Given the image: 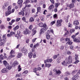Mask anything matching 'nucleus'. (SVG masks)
<instances>
[{
    "instance_id": "1",
    "label": "nucleus",
    "mask_w": 80,
    "mask_h": 80,
    "mask_svg": "<svg viewBox=\"0 0 80 80\" xmlns=\"http://www.w3.org/2000/svg\"><path fill=\"white\" fill-rule=\"evenodd\" d=\"M38 25L40 27H43V28L41 29L40 32V35H42V33H44V32H45V31H46V30H47V24H46V23L43 24V22H40L39 23Z\"/></svg>"
},
{
    "instance_id": "15",
    "label": "nucleus",
    "mask_w": 80,
    "mask_h": 80,
    "mask_svg": "<svg viewBox=\"0 0 80 80\" xmlns=\"http://www.w3.org/2000/svg\"><path fill=\"white\" fill-rule=\"evenodd\" d=\"M18 63L17 62L15 61L13 63V64L12 65V67H15L16 65H18Z\"/></svg>"
},
{
    "instance_id": "19",
    "label": "nucleus",
    "mask_w": 80,
    "mask_h": 80,
    "mask_svg": "<svg viewBox=\"0 0 80 80\" xmlns=\"http://www.w3.org/2000/svg\"><path fill=\"white\" fill-rule=\"evenodd\" d=\"M52 65H51V64H50V63H46L45 64V67H48V68H50V67H51V66Z\"/></svg>"
},
{
    "instance_id": "28",
    "label": "nucleus",
    "mask_w": 80,
    "mask_h": 80,
    "mask_svg": "<svg viewBox=\"0 0 80 80\" xmlns=\"http://www.w3.org/2000/svg\"><path fill=\"white\" fill-rule=\"evenodd\" d=\"M78 56H79L78 54H75V60H78V59H79V58H78Z\"/></svg>"
},
{
    "instance_id": "47",
    "label": "nucleus",
    "mask_w": 80,
    "mask_h": 80,
    "mask_svg": "<svg viewBox=\"0 0 80 80\" xmlns=\"http://www.w3.org/2000/svg\"><path fill=\"white\" fill-rule=\"evenodd\" d=\"M32 28H33V25L31 24L29 26V28L30 30H32Z\"/></svg>"
},
{
    "instance_id": "36",
    "label": "nucleus",
    "mask_w": 80,
    "mask_h": 80,
    "mask_svg": "<svg viewBox=\"0 0 80 80\" xmlns=\"http://www.w3.org/2000/svg\"><path fill=\"white\" fill-rule=\"evenodd\" d=\"M37 11L40 12H41V7L39 6L37 8Z\"/></svg>"
},
{
    "instance_id": "55",
    "label": "nucleus",
    "mask_w": 80,
    "mask_h": 80,
    "mask_svg": "<svg viewBox=\"0 0 80 80\" xmlns=\"http://www.w3.org/2000/svg\"><path fill=\"white\" fill-rule=\"evenodd\" d=\"M75 60L76 61L74 62V63H75V64L78 63L80 62L78 59Z\"/></svg>"
},
{
    "instance_id": "54",
    "label": "nucleus",
    "mask_w": 80,
    "mask_h": 80,
    "mask_svg": "<svg viewBox=\"0 0 80 80\" xmlns=\"http://www.w3.org/2000/svg\"><path fill=\"white\" fill-rule=\"evenodd\" d=\"M28 73V71L25 70L24 71L23 73H25V74H27V73Z\"/></svg>"
},
{
    "instance_id": "62",
    "label": "nucleus",
    "mask_w": 80,
    "mask_h": 80,
    "mask_svg": "<svg viewBox=\"0 0 80 80\" xmlns=\"http://www.w3.org/2000/svg\"><path fill=\"white\" fill-rule=\"evenodd\" d=\"M47 12V10H45L43 12V14H44V15H46Z\"/></svg>"
},
{
    "instance_id": "64",
    "label": "nucleus",
    "mask_w": 80,
    "mask_h": 80,
    "mask_svg": "<svg viewBox=\"0 0 80 80\" xmlns=\"http://www.w3.org/2000/svg\"><path fill=\"white\" fill-rule=\"evenodd\" d=\"M70 39L69 38H67L65 39V41H66V42L67 41H69L70 40Z\"/></svg>"
},
{
    "instance_id": "57",
    "label": "nucleus",
    "mask_w": 80,
    "mask_h": 80,
    "mask_svg": "<svg viewBox=\"0 0 80 80\" xmlns=\"http://www.w3.org/2000/svg\"><path fill=\"white\" fill-rule=\"evenodd\" d=\"M77 72V70H74V71H73L72 72V74L73 75L75 74V73Z\"/></svg>"
},
{
    "instance_id": "48",
    "label": "nucleus",
    "mask_w": 80,
    "mask_h": 80,
    "mask_svg": "<svg viewBox=\"0 0 80 80\" xmlns=\"http://www.w3.org/2000/svg\"><path fill=\"white\" fill-rule=\"evenodd\" d=\"M64 48V46H61L60 47V49L61 50H63Z\"/></svg>"
},
{
    "instance_id": "27",
    "label": "nucleus",
    "mask_w": 80,
    "mask_h": 80,
    "mask_svg": "<svg viewBox=\"0 0 80 80\" xmlns=\"http://www.w3.org/2000/svg\"><path fill=\"white\" fill-rule=\"evenodd\" d=\"M12 68V66H10V65H9L6 67V68L8 70H11Z\"/></svg>"
},
{
    "instance_id": "25",
    "label": "nucleus",
    "mask_w": 80,
    "mask_h": 80,
    "mask_svg": "<svg viewBox=\"0 0 80 80\" xmlns=\"http://www.w3.org/2000/svg\"><path fill=\"white\" fill-rule=\"evenodd\" d=\"M39 46V43H37L35 45H34L33 46V48L35 49L36 48V47H38Z\"/></svg>"
},
{
    "instance_id": "58",
    "label": "nucleus",
    "mask_w": 80,
    "mask_h": 80,
    "mask_svg": "<svg viewBox=\"0 0 80 80\" xmlns=\"http://www.w3.org/2000/svg\"><path fill=\"white\" fill-rule=\"evenodd\" d=\"M10 34L12 35V36L13 35H15V33L13 32H11L10 33Z\"/></svg>"
},
{
    "instance_id": "61",
    "label": "nucleus",
    "mask_w": 80,
    "mask_h": 80,
    "mask_svg": "<svg viewBox=\"0 0 80 80\" xmlns=\"http://www.w3.org/2000/svg\"><path fill=\"white\" fill-rule=\"evenodd\" d=\"M71 53H72V52H71L69 51H68L67 52V54L68 55H70Z\"/></svg>"
},
{
    "instance_id": "22",
    "label": "nucleus",
    "mask_w": 80,
    "mask_h": 80,
    "mask_svg": "<svg viewBox=\"0 0 80 80\" xmlns=\"http://www.w3.org/2000/svg\"><path fill=\"white\" fill-rule=\"evenodd\" d=\"M12 7L11 5L8 6V11H10L11 12Z\"/></svg>"
},
{
    "instance_id": "18",
    "label": "nucleus",
    "mask_w": 80,
    "mask_h": 80,
    "mask_svg": "<svg viewBox=\"0 0 80 80\" xmlns=\"http://www.w3.org/2000/svg\"><path fill=\"white\" fill-rule=\"evenodd\" d=\"M61 73H62V72H61V71H60V70H58L56 72V75H60V74H61Z\"/></svg>"
},
{
    "instance_id": "14",
    "label": "nucleus",
    "mask_w": 80,
    "mask_h": 80,
    "mask_svg": "<svg viewBox=\"0 0 80 80\" xmlns=\"http://www.w3.org/2000/svg\"><path fill=\"white\" fill-rule=\"evenodd\" d=\"M22 3H23V0H19L18 2V4H19V5L20 6V8L22 7Z\"/></svg>"
},
{
    "instance_id": "13",
    "label": "nucleus",
    "mask_w": 80,
    "mask_h": 80,
    "mask_svg": "<svg viewBox=\"0 0 80 80\" xmlns=\"http://www.w3.org/2000/svg\"><path fill=\"white\" fill-rule=\"evenodd\" d=\"M80 39H78V38H74L73 42H76L77 43H80Z\"/></svg>"
},
{
    "instance_id": "44",
    "label": "nucleus",
    "mask_w": 80,
    "mask_h": 80,
    "mask_svg": "<svg viewBox=\"0 0 80 80\" xmlns=\"http://www.w3.org/2000/svg\"><path fill=\"white\" fill-rule=\"evenodd\" d=\"M22 20L25 22H26V18H25V17H22Z\"/></svg>"
},
{
    "instance_id": "29",
    "label": "nucleus",
    "mask_w": 80,
    "mask_h": 80,
    "mask_svg": "<svg viewBox=\"0 0 80 80\" xmlns=\"http://www.w3.org/2000/svg\"><path fill=\"white\" fill-rule=\"evenodd\" d=\"M3 64L5 66H7L8 65V63L7 62V61L4 60L3 61Z\"/></svg>"
},
{
    "instance_id": "34",
    "label": "nucleus",
    "mask_w": 80,
    "mask_h": 80,
    "mask_svg": "<svg viewBox=\"0 0 80 80\" xmlns=\"http://www.w3.org/2000/svg\"><path fill=\"white\" fill-rule=\"evenodd\" d=\"M47 62H48V63H50L53 61V60H52V59H48L47 60Z\"/></svg>"
},
{
    "instance_id": "56",
    "label": "nucleus",
    "mask_w": 80,
    "mask_h": 80,
    "mask_svg": "<svg viewBox=\"0 0 80 80\" xmlns=\"http://www.w3.org/2000/svg\"><path fill=\"white\" fill-rule=\"evenodd\" d=\"M55 21H52V22H51L50 23V24L51 25H53V24H55Z\"/></svg>"
},
{
    "instance_id": "9",
    "label": "nucleus",
    "mask_w": 80,
    "mask_h": 80,
    "mask_svg": "<svg viewBox=\"0 0 80 80\" xmlns=\"http://www.w3.org/2000/svg\"><path fill=\"white\" fill-rule=\"evenodd\" d=\"M67 7H69L70 9L74 7V3H71L70 5L69 4H67L66 5Z\"/></svg>"
},
{
    "instance_id": "7",
    "label": "nucleus",
    "mask_w": 80,
    "mask_h": 80,
    "mask_svg": "<svg viewBox=\"0 0 80 80\" xmlns=\"http://www.w3.org/2000/svg\"><path fill=\"white\" fill-rule=\"evenodd\" d=\"M6 55H7V54L5 53H4V56L2 54H1L0 56V58L2 60H3L4 58H7V57Z\"/></svg>"
},
{
    "instance_id": "45",
    "label": "nucleus",
    "mask_w": 80,
    "mask_h": 80,
    "mask_svg": "<svg viewBox=\"0 0 80 80\" xmlns=\"http://www.w3.org/2000/svg\"><path fill=\"white\" fill-rule=\"evenodd\" d=\"M35 9L32 8V13H35Z\"/></svg>"
},
{
    "instance_id": "30",
    "label": "nucleus",
    "mask_w": 80,
    "mask_h": 80,
    "mask_svg": "<svg viewBox=\"0 0 80 80\" xmlns=\"http://www.w3.org/2000/svg\"><path fill=\"white\" fill-rule=\"evenodd\" d=\"M73 43V42H71L70 40H69L68 42L66 43V44H68V45H72Z\"/></svg>"
},
{
    "instance_id": "52",
    "label": "nucleus",
    "mask_w": 80,
    "mask_h": 80,
    "mask_svg": "<svg viewBox=\"0 0 80 80\" xmlns=\"http://www.w3.org/2000/svg\"><path fill=\"white\" fill-rule=\"evenodd\" d=\"M58 57V55H54L53 57V59H56Z\"/></svg>"
},
{
    "instance_id": "12",
    "label": "nucleus",
    "mask_w": 80,
    "mask_h": 80,
    "mask_svg": "<svg viewBox=\"0 0 80 80\" xmlns=\"http://www.w3.org/2000/svg\"><path fill=\"white\" fill-rule=\"evenodd\" d=\"M54 8V5L52 4L50 5V6L48 8L49 10L51 11V10H53Z\"/></svg>"
},
{
    "instance_id": "41",
    "label": "nucleus",
    "mask_w": 80,
    "mask_h": 80,
    "mask_svg": "<svg viewBox=\"0 0 80 80\" xmlns=\"http://www.w3.org/2000/svg\"><path fill=\"white\" fill-rule=\"evenodd\" d=\"M22 56V53H20L18 54V58H20Z\"/></svg>"
},
{
    "instance_id": "3",
    "label": "nucleus",
    "mask_w": 80,
    "mask_h": 80,
    "mask_svg": "<svg viewBox=\"0 0 80 80\" xmlns=\"http://www.w3.org/2000/svg\"><path fill=\"white\" fill-rule=\"evenodd\" d=\"M26 8H27V7L26 6H25L22 9V11H21V12H19V15H22V16H24V15L25 14V13H24V12H25V11L26 10Z\"/></svg>"
},
{
    "instance_id": "16",
    "label": "nucleus",
    "mask_w": 80,
    "mask_h": 80,
    "mask_svg": "<svg viewBox=\"0 0 80 80\" xmlns=\"http://www.w3.org/2000/svg\"><path fill=\"white\" fill-rule=\"evenodd\" d=\"M11 13H12L11 11H8V10H7V11L6 12L5 14L6 15V16H8V15H10Z\"/></svg>"
},
{
    "instance_id": "39",
    "label": "nucleus",
    "mask_w": 80,
    "mask_h": 80,
    "mask_svg": "<svg viewBox=\"0 0 80 80\" xmlns=\"http://www.w3.org/2000/svg\"><path fill=\"white\" fill-rule=\"evenodd\" d=\"M37 71H38V69L37 68H35L33 69V71L35 73H37Z\"/></svg>"
},
{
    "instance_id": "23",
    "label": "nucleus",
    "mask_w": 80,
    "mask_h": 80,
    "mask_svg": "<svg viewBox=\"0 0 80 80\" xmlns=\"http://www.w3.org/2000/svg\"><path fill=\"white\" fill-rule=\"evenodd\" d=\"M29 21L30 22H34V18L32 17H31L29 19Z\"/></svg>"
},
{
    "instance_id": "31",
    "label": "nucleus",
    "mask_w": 80,
    "mask_h": 80,
    "mask_svg": "<svg viewBox=\"0 0 80 80\" xmlns=\"http://www.w3.org/2000/svg\"><path fill=\"white\" fill-rule=\"evenodd\" d=\"M0 28H1V29H5V27L4 25H1L0 26Z\"/></svg>"
},
{
    "instance_id": "35",
    "label": "nucleus",
    "mask_w": 80,
    "mask_h": 80,
    "mask_svg": "<svg viewBox=\"0 0 80 80\" xmlns=\"http://www.w3.org/2000/svg\"><path fill=\"white\" fill-rule=\"evenodd\" d=\"M65 74L66 76L67 77V76H68V75H70V73L69 72H65Z\"/></svg>"
},
{
    "instance_id": "51",
    "label": "nucleus",
    "mask_w": 80,
    "mask_h": 80,
    "mask_svg": "<svg viewBox=\"0 0 80 80\" xmlns=\"http://www.w3.org/2000/svg\"><path fill=\"white\" fill-rule=\"evenodd\" d=\"M72 23H70V22H69L68 24V27L72 28Z\"/></svg>"
},
{
    "instance_id": "46",
    "label": "nucleus",
    "mask_w": 80,
    "mask_h": 80,
    "mask_svg": "<svg viewBox=\"0 0 80 80\" xmlns=\"http://www.w3.org/2000/svg\"><path fill=\"white\" fill-rule=\"evenodd\" d=\"M31 3H37V0H31Z\"/></svg>"
},
{
    "instance_id": "63",
    "label": "nucleus",
    "mask_w": 80,
    "mask_h": 80,
    "mask_svg": "<svg viewBox=\"0 0 80 80\" xmlns=\"http://www.w3.org/2000/svg\"><path fill=\"white\" fill-rule=\"evenodd\" d=\"M20 44H19L17 46V47L16 48V49L20 47Z\"/></svg>"
},
{
    "instance_id": "20",
    "label": "nucleus",
    "mask_w": 80,
    "mask_h": 80,
    "mask_svg": "<svg viewBox=\"0 0 80 80\" xmlns=\"http://www.w3.org/2000/svg\"><path fill=\"white\" fill-rule=\"evenodd\" d=\"M19 26L18 25H17L15 27H14L13 28V30L14 31H16V30H17L19 28Z\"/></svg>"
},
{
    "instance_id": "10",
    "label": "nucleus",
    "mask_w": 80,
    "mask_h": 80,
    "mask_svg": "<svg viewBox=\"0 0 80 80\" xmlns=\"http://www.w3.org/2000/svg\"><path fill=\"white\" fill-rule=\"evenodd\" d=\"M31 33V31L29 30L28 29H26V30L24 31V34L27 35V34H30Z\"/></svg>"
},
{
    "instance_id": "49",
    "label": "nucleus",
    "mask_w": 80,
    "mask_h": 80,
    "mask_svg": "<svg viewBox=\"0 0 80 80\" xmlns=\"http://www.w3.org/2000/svg\"><path fill=\"white\" fill-rule=\"evenodd\" d=\"M70 49H71V50H73V45H71L70 46Z\"/></svg>"
},
{
    "instance_id": "17",
    "label": "nucleus",
    "mask_w": 80,
    "mask_h": 80,
    "mask_svg": "<svg viewBox=\"0 0 80 80\" xmlns=\"http://www.w3.org/2000/svg\"><path fill=\"white\" fill-rule=\"evenodd\" d=\"M79 76L78 75L76 74L75 75V76H73L72 77V80H76L79 77Z\"/></svg>"
},
{
    "instance_id": "24",
    "label": "nucleus",
    "mask_w": 80,
    "mask_h": 80,
    "mask_svg": "<svg viewBox=\"0 0 80 80\" xmlns=\"http://www.w3.org/2000/svg\"><path fill=\"white\" fill-rule=\"evenodd\" d=\"M60 5V3L59 2L55 3V8H58V5Z\"/></svg>"
},
{
    "instance_id": "50",
    "label": "nucleus",
    "mask_w": 80,
    "mask_h": 80,
    "mask_svg": "<svg viewBox=\"0 0 80 80\" xmlns=\"http://www.w3.org/2000/svg\"><path fill=\"white\" fill-rule=\"evenodd\" d=\"M50 1L52 4H55V1L54 0H50Z\"/></svg>"
},
{
    "instance_id": "37",
    "label": "nucleus",
    "mask_w": 80,
    "mask_h": 80,
    "mask_svg": "<svg viewBox=\"0 0 80 80\" xmlns=\"http://www.w3.org/2000/svg\"><path fill=\"white\" fill-rule=\"evenodd\" d=\"M46 37L47 39L48 40H49V39L50 38V35L49 34H47L46 35Z\"/></svg>"
},
{
    "instance_id": "33",
    "label": "nucleus",
    "mask_w": 80,
    "mask_h": 80,
    "mask_svg": "<svg viewBox=\"0 0 80 80\" xmlns=\"http://www.w3.org/2000/svg\"><path fill=\"white\" fill-rule=\"evenodd\" d=\"M32 55L33 53L32 52H30L28 53V56L29 58H32Z\"/></svg>"
},
{
    "instance_id": "6",
    "label": "nucleus",
    "mask_w": 80,
    "mask_h": 80,
    "mask_svg": "<svg viewBox=\"0 0 80 80\" xmlns=\"http://www.w3.org/2000/svg\"><path fill=\"white\" fill-rule=\"evenodd\" d=\"M10 54H11L10 57L11 58H13L15 57V55L14 54L15 53V51L11 50L10 53Z\"/></svg>"
},
{
    "instance_id": "42",
    "label": "nucleus",
    "mask_w": 80,
    "mask_h": 80,
    "mask_svg": "<svg viewBox=\"0 0 80 80\" xmlns=\"http://www.w3.org/2000/svg\"><path fill=\"white\" fill-rule=\"evenodd\" d=\"M32 31L33 32L32 33L33 34V35H34L37 33V31L34 29H33Z\"/></svg>"
},
{
    "instance_id": "53",
    "label": "nucleus",
    "mask_w": 80,
    "mask_h": 80,
    "mask_svg": "<svg viewBox=\"0 0 80 80\" xmlns=\"http://www.w3.org/2000/svg\"><path fill=\"white\" fill-rule=\"evenodd\" d=\"M30 2V1L29 0H26L25 2H24V4H26L27 3H28Z\"/></svg>"
},
{
    "instance_id": "40",
    "label": "nucleus",
    "mask_w": 80,
    "mask_h": 80,
    "mask_svg": "<svg viewBox=\"0 0 80 80\" xmlns=\"http://www.w3.org/2000/svg\"><path fill=\"white\" fill-rule=\"evenodd\" d=\"M75 30L74 29H71L70 31V33H71V34H72V33L74 32H75Z\"/></svg>"
},
{
    "instance_id": "43",
    "label": "nucleus",
    "mask_w": 80,
    "mask_h": 80,
    "mask_svg": "<svg viewBox=\"0 0 80 80\" xmlns=\"http://www.w3.org/2000/svg\"><path fill=\"white\" fill-rule=\"evenodd\" d=\"M22 76V75L21 74V73H20L19 74H16L15 77L17 78V77H21Z\"/></svg>"
},
{
    "instance_id": "11",
    "label": "nucleus",
    "mask_w": 80,
    "mask_h": 80,
    "mask_svg": "<svg viewBox=\"0 0 80 80\" xmlns=\"http://www.w3.org/2000/svg\"><path fill=\"white\" fill-rule=\"evenodd\" d=\"M73 25L76 26V25H79V22L78 20H75L73 21Z\"/></svg>"
},
{
    "instance_id": "32",
    "label": "nucleus",
    "mask_w": 80,
    "mask_h": 80,
    "mask_svg": "<svg viewBox=\"0 0 80 80\" xmlns=\"http://www.w3.org/2000/svg\"><path fill=\"white\" fill-rule=\"evenodd\" d=\"M5 45V42H0V46L1 47H4Z\"/></svg>"
},
{
    "instance_id": "4",
    "label": "nucleus",
    "mask_w": 80,
    "mask_h": 80,
    "mask_svg": "<svg viewBox=\"0 0 80 80\" xmlns=\"http://www.w3.org/2000/svg\"><path fill=\"white\" fill-rule=\"evenodd\" d=\"M68 58H66L65 60L64 61L62 62V64L63 66H67L68 64V60L67 59Z\"/></svg>"
},
{
    "instance_id": "59",
    "label": "nucleus",
    "mask_w": 80,
    "mask_h": 80,
    "mask_svg": "<svg viewBox=\"0 0 80 80\" xmlns=\"http://www.w3.org/2000/svg\"><path fill=\"white\" fill-rule=\"evenodd\" d=\"M20 18H17L16 20V22H19V21H20Z\"/></svg>"
},
{
    "instance_id": "26",
    "label": "nucleus",
    "mask_w": 80,
    "mask_h": 80,
    "mask_svg": "<svg viewBox=\"0 0 80 80\" xmlns=\"http://www.w3.org/2000/svg\"><path fill=\"white\" fill-rule=\"evenodd\" d=\"M53 17L54 19H58V15L57 14H55L53 15Z\"/></svg>"
},
{
    "instance_id": "38",
    "label": "nucleus",
    "mask_w": 80,
    "mask_h": 80,
    "mask_svg": "<svg viewBox=\"0 0 80 80\" xmlns=\"http://www.w3.org/2000/svg\"><path fill=\"white\" fill-rule=\"evenodd\" d=\"M18 72H20L22 70V68H21V66L19 65L18 68Z\"/></svg>"
},
{
    "instance_id": "21",
    "label": "nucleus",
    "mask_w": 80,
    "mask_h": 80,
    "mask_svg": "<svg viewBox=\"0 0 80 80\" xmlns=\"http://www.w3.org/2000/svg\"><path fill=\"white\" fill-rule=\"evenodd\" d=\"M1 72L2 73H6L7 72V69L6 68H4L2 69Z\"/></svg>"
},
{
    "instance_id": "60",
    "label": "nucleus",
    "mask_w": 80,
    "mask_h": 80,
    "mask_svg": "<svg viewBox=\"0 0 80 80\" xmlns=\"http://www.w3.org/2000/svg\"><path fill=\"white\" fill-rule=\"evenodd\" d=\"M67 32H66L65 33V34H64V36H66V35H68V33H69L68 31H67Z\"/></svg>"
},
{
    "instance_id": "2",
    "label": "nucleus",
    "mask_w": 80,
    "mask_h": 80,
    "mask_svg": "<svg viewBox=\"0 0 80 80\" xmlns=\"http://www.w3.org/2000/svg\"><path fill=\"white\" fill-rule=\"evenodd\" d=\"M62 22H63L62 19L58 20L57 21V23L56 24V26L57 27H59L62 26Z\"/></svg>"
},
{
    "instance_id": "8",
    "label": "nucleus",
    "mask_w": 80,
    "mask_h": 80,
    "mask_svg": "<svg viewBox=\"0 0 80 80\" xmlns=\"http://www.w3.org/2000/svg\"><path fill=\"white\" fill-rule=\"evenodd\" d=\"M21 51L22 53L25 54H27L28 52H27V49L25 48V47H23L22 49H21Z\"/></svg>"
},
{
    "instance_id": "5",
    "label": "nucleus",
    "mask_w": 80,
    "mask_h": 80,
    "mask_svg": "<svg viewBox=\"0 0 80 80\" xmlns=\"http://www.w3.org/2000/svg\"><path fill=\"white\" fill-rule=\"evenodd\" d=\"M68 63H72V57L71 56H69L67 59Z\"/></svg>"
}]
</instances>
